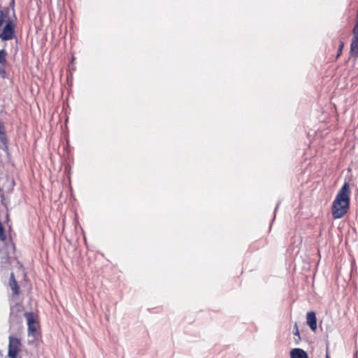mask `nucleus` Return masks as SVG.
<instances>
[{
    "label": "nucleus",
    "instance_id": "423d86ee",
    "mask_svg": "<svg viewBox=\"0 0 358 358\" xmlns=\"http://www.w3.org/2000/svg\"><path fill=\"white\" fill-rule=\"evenodd\" d=\"M289 354L291 358H309L307 352L301 348H293Z\"/></svg>",
    "mask_w": 358,
    "mask_h": 358
},
{
    "label": "nucleus",
    "instance_id": "0eeeda50",
    "mask_svg": "<svg viewBox=\"0 0 358 358\" xmlns=\"http://www.w3.org/2000/svg\"><path fill=\"white\" fill-rule=\"evenodd\" d=\"M9 285L11 289L15 294H18L19 293V287L17 285V282L15 279L14 274L12 273L10 277Z\"/></svg>",
    "mask_w": 358,
    "mask_h": 358
},
{
    "label": "nucleus",
    "instance_id": "9d476101",
    "mask_svg": "<svg viewBox=\"0 0 358 358\" xmlns=\"http://www.w3.org/2000/svg\"><path fill=\"white\" fill-rule=\"evenodd\" d=\"M1 266L7 268L10 264V258L7 255L1 257Z\"/></svg>",
    "mask_w": 358,
    "mask_h": 358
},
{
    "label": "nucleus",
    "instance_id": "20e7f679",
    "mask_svg": "<svg viewBox=\"0 0 358 358\" xmlns=\"http://www.w3.org/2000/svg\"><path fill=\"white\" fill-rule=\"evenodd\" d=\"M24 316L27 321L28 333L34 334L37 330V322L33 313H26Z\"/></svg>",
    "mask_w": 358,
    "mask_h": 358
},
{
    "label": "nucleus",
    "instance_id": "2eb2a0df",
    "mask_svg": "<svg viewBox=\"0 0 358 358\" xmlns=\"http://www.w3.org/2000/svg\"><path fill=\"white\" fill-rule=\"evenodd\" d=\"M326 358H329V356L328 355H327Z\"/></svg>",
    "mask_w": 358,
    "mask_h": 358
},
{
    "label": "nucleus",
    "instance_id": "f8f14e48",
    "mask_svg": "<svg viewBox=\"0 0 358 358\" xmlns=\"http://www.w3.org/2000/svg\"><path fill=\"white\" fill-rule=\"evenodd\" d=\"M6 62V52L4 50H0V64H5Z\"/></svg>",
    "mask_w": 358,
    "mask_h": 358
},
{
    "label": "nucleus",
    "instance_id": "6e6552de",
    "mask_svg": "<svg viewBox=\"0 0 358 358\" xmlns=\"http://www.w3.org/2000/svg\"><path fill=\"white\" fill-rule=\"evenodd\" d=\"M294 342L296 345L299 344L301 342V336L299 331V327L296 323H294Z\"/></svg>",
    "mask_w": 358,
    "mask_h": 358
},
{
    "label": "nucleus",
    "instance_id": "9b49d317",
    "mask_svg": "<svg viewBox=\"0 0 358 358\" xmlns=\"http://www.w3.org/2000/svg\"><path fill=\"white\" fill-rule=\"evenodd\" d=\"M0 141L3 145V149L8 148V140L5 132L0 134Z\"/></svg>",
    "mask_w": 358,
    "mask_h": 358
},
{
    "label": "nucleus",
    "instance_id": "f03ea898",
    "mask_svg": "<svg viewBox=\"0 0 358 358\" xmlns=\"http://www.w3.org/2000/svg\"><path fill=\"white\" fill-rule=\"evenodd\" d=\"M20 339L13 336H9L8 352V358H17V354L20 351Z\"/></svg>",
    "mask_w": 358,
    "mask_h": 358
},
{
    "label": "nucleus",
    "instance_id": "7ed1b4c3",
    "mask_svg": "<svg viewBox=\"0 0 358 358\" xmlns=\"http://www.w3.org/2000/svg\"><path fill=\"white\" fill-rule=\"evenodd\" d=\"M15 26L13 20H8L6 21V25L2 30V32L0 34V38L3 41L11 40L14 37Z\"/></svg>",
    "mask_w": 358,
    "mask_h": 358
},
{
    "label": "nucleus",
    "instance_id": "1a4fd4ad",
    "mask_svg": "<svg viewBox=\"0 0 358 358\" xmlns=\"http://www.w3.org/2000/svg\"><path fill=\"white\" fill-rule=\"evenodd\" d=\"M8 10L3 11L0 10V29L1 28L3 23H6L8 21Z\"/></svg>",
    "mask_w": 358,
    "mask_h": 358
},
{
    "label": "nucleus",
    "instance_id": "f257e3e1",
    "mask_svg": "<svg viewBox=\"0 0 358 358\" xmlns=\"http://www.w3.org/2000/svg\"><path fill=\"white\" fill-rule=\"evenodd\" d=\"M350 185L345 182L339 189L333 201L331 213L334 218L339 219L346 214L350 206Z\"/></svg>",
    "mask_w": 358,
    "mask_h": 358
},
{
    "label": "nucleus",
    "instance_id": "39448f33",
    "mask_svg": "<svg viewBox=\"0 0 358 358\" xmlns=\"http://www.w3.org/2000/svg\"><path fill=\"white\" fill-rule=\"evenodd\" d=\"M307 324L313 331L317 329V320L315 314L313 312H309L306 315Z\"/></svg>",
    "mask_w": 358,
    "mask_h": 358
},
{
    "label": "nucleus",
    "instance_id": "4468645a",
    "mask_svg": "<svg viewBox=\"0 0 358 358\" xmlns=\"http://www.w3.org/2000/svg\"><path fill=\"white\" fill-rule=\"evenodd\" d=\"M5 132L4 131V127L2 124V122L0 121V134Z\"/></svg>",
    "mask_w": 358,
    "mask_h": 358
},
{
    "label": "nucleus",
    "instance_id": "ddd939ff",
    "mask_svg": "<svg viewBox=\"0 0 358 358\" xmlns=\"http://www.w3.org/2000/svg\"><path fill=\"white\" fill-rule=\"evenodd\" d=\"M6 237L4 233V228L1 223L0 222V241H4Z\"/></svg>",
    "mask_w": 358,
    "mask_h": 358
}]
</instances>
